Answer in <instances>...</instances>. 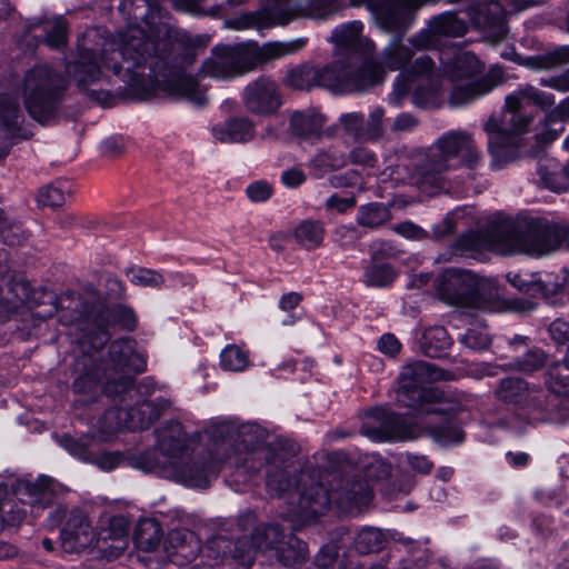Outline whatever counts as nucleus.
I'll list each match as a JSON object with an SVG mask.
<instances>
[{"instance_id":"f257e3e1","label":"nucleus","mask_w":569,"mask_h":569,"mask_svg":"<svg viewBox=\"0 0 569 569\" xmlns=\"http://www.w3.org/2000/svg\"><path fill=\"white\" fill-rule=\"evenodd\" d=\"M149 29L147 33L141 27L130 26L101 43L98 30H87L78 42V58L66 66L68 77L100 103L108 100L109 93L90 87L104 82L108 72H112L133 99L163 92L186 98L197 107L204 106L210 84L202 80L213 77V61L208 59L197 77L186 76L172 56L166 27Z\"/></svg>"},{"instance_id":"f03ea898","label":"nucleus","mask_w":569,"mask_h":569,"mask_svg":"<svg viewBox=\"0 0 569 569\" xmlns=\"http://www.w3.org/2000/svg\"><path fill=\"white\" fill-rule=\"evenodd\" d=\"M146 369L142 355L133 349L129 339L113 341L109 347V360L102 367V377L106 380L104 393L113 398L119 397V407L108 409L99 420V428L92 436L74 439L68 435L58 438V442L70 455L84 460H91V447L96 441H112L123 428L142 430L148 428L161 411L168 407L167 400H136L142 395L141 387L132 385L130 373L141 372Z\"/></svg>"},{"instance_id":"7ed1b4c3","label":"nucleus","mask_w":569,"mask_h":569,"mask_svg":"<svg viewBox=\"0 0 569 569\" xmlns=\"http://www.w3.org/2000/svg\"><path fill=\"white\" fill-rule=\"evenodd\" d=\"M212 448L213 437L209 431L188 437L180 423H172L158 435L156 449L132 457L130 465L189 488H208Z\"/></svg>"},{"instance_id":"20e7f679","label":"nucleus","mask_w":569,"mask_h":569,"mask_svg":"<svg viewBox=\"0 0 569 569\" xmlns=\"http://www.w3.org/2000/svg\"><path fill=\"white\" fill-rule=\"evenodd\" d=\"M448 373L429 362H413L405 366L398 377L397 401L426 415L448 416L456 408L448 406L443 400V393L429 385L433 381L447 380ZM428 435L441 446L459 445L465 439L460 426L451 417H445L440 425L430 421Z\"/></svg>"},{"instance_id":"39448f33","label":"nucleus","mask_w":569,"mask_h":569,"mask_svg":"<svg viewBox=\"0 0 569 569\" xmlns=\"http://www.w3.org/2000/svg\"><path fill=\"white\" fill-rule=\"evenodd\" d=\"M529 104L548 108L555 104V98L533 87L520 89L506 98L505 109L500 116H491L483 129L488 136V149L497 163L513 157L517 134L526 131L531 118L525 112Z\"/></svg>"},{"instance_id":"423d86ee","label":"nucleus","mask_w":569,"mask_h":569,"mask_svg":"<svg viewBox=\"0 0 569 569\" xmlns=\"http://www.w3.org/2000/svg\"><path fill=\"white\" fill-rule=\"evenodd\" d=\"M439 298L449 306L497 311L501 308V296L497 282L466 269L450 268L442 271L436 281Z\"/></svg>"},{"instance_id":"0eeeda50","label":"nucleus","mask_w":569,"mask_h":569,"mask_svg":"<svg viewBox=\"0 0 569 569\" xmlns=\"http://www.w3.org/2000/svg\"><path fill=\"white\" fill-rule=\"evenodd\" d=\"M442 63V74L452 82L449 102L453 107H460L478 100L503 80L501 67H492L488 73L479 80L472 78L483 69L480 60L467 51L452 50L446 53V58L439 57Z\"/></svg>"},{"instance_id":"6e6552de","label":"nucleus","mask_w":569,"mask_h":569,"mask_svg":"<svg viewBox=\"0 0 569 569\" xmlns=\"http://www.w3.org/2000/svg\"><path fill=\"white\" fill-rule=\"evenodd\" d=\"M481 153L475 146L472 134L466 130H450L435 143V149L418 171L417 182L421 188L441 187L451 170L460 166L476 168Z\"/></svg>"},{"instance_id":"1a4fd4ad","label":"nucleus","mask_w":569,"mask_h":569,"mask_svg":"<svg viewBox=\"0 0 569 569\" xmlns=\"http://www.w3.org/2000/svg\"><path fill=\"white\" fill-rule=\"evenodd\" d=\"M568 233L569 226L565 222L537 219L530 221L522 230L502 234L497 241L470 243V248L477 251L490 249L503 254L526 253L540 257L558 249Z\"/></svg>"},{"instance_id":"9d476101","label":"nucleus","mask_w":569,"mask_h":569,"mask_svg":"<svg viewBox=\"0 0 569 569\" xmlns=\"http://www.w3.org/2000/svg\"><path fill=\"white\" fill-rule=\"evenodd\" d=\"M268 432L257 423H243L237 428L226 420H216V453L224 449L226 442L234 447L236 463L250 471L258 470L262 461L276 463L278 455L266 445Z\"/></svg>"},{"instance_id":"9b49d317","label":"nucleus","mask_w":569,"mask_h":569,"mask_svg":"<svg viewBox=\"0 0 569 569\" xmlns=\"http://www.w3.org/2000/svg\"><path fill=\"white\" fill-rule=\"evenodd\" d=\"M281 530L277 525H266L256 528L251 537L240 538L236 542L233 557L243 566H251L259 553L269 549L276 550L278 560L286 567L293 568L302 563L307 556L303 541L290 537L280 541Z\"/></svg>"},{"instance_id":"f8f14e48","label":"nucleus","mask_w":569,"mask_h":569,"mask_svg":"<svg viewBox=\"0 0 569 569\" xmlns=\"http://www.w3.org/2000/svg\"><path fill=\"white\" fill-rule=\"evenodd\" d=\"M67 88L66 79L48 64H38L27 71L21 83V94L29 114L44 123L53 114L62 92Z\"/></svg>"},{"instance_id":"ddd939ff","label":"nucleus","mask_w":569,"mask_h":569,"mask_svg":"<svg viewBox=\"0 0 569 569\" xmlns=\"http://www.w3.org/2000/svg\"><path fill=\"white\" fill-rule=\"evenodd\" d=\"M342 9L338 2H271L270 7L257 16L248 17L241 28L286 24L300 18L327 21L339 16Z\"/></svg>"},{"instance_id":"4468645a","label":"nucleus","mask_w":569,"mask_h":569,"mask_svg":"<svg viewBox=\"0 0 569 569\" xmlns=\"http://www.w3.org/2000/svg\"><path fill=\"white\" fill-rule=\"evenodd\" d=\"M318 87L336 93L360 92L375 86L381 78V70L373 64H361L356 70L336 62L318 69Z\"/></svg>"},{"instance_id":"2eb2a0df","label":"nucleus","mask_w":569,"mask_h":569,"mask_svg":"<svg viewBox=\"0 0 569 569\" xmlns=\"http://www.w3.org/2000/svg\"><path fill=\"white\" fill-rule=\"evenodd\" d=\"M495 395L498 400L525 417L532 416L537 419L547 409L543 390L520 378L502 379Z\"/></svg>"},{"instance_id":"dca6fc26","label":"nucleus","mask_w":569,"mask_h":569,"mask_svg":"<svg viewBox=\"0 0 569 569\" xmlns=\"http://www.w3.org/2000/svg\"><path fill=\"white\" fill-rule=\"evenodd\" d=\"M361 431L372 441L412 440L423 432L417 426L400 423L396 416L382 409H375L368 413Z\"/></svg>"},{"instance_id":"f3484780","label":"nucleus","mask_w":569,"mask_h":569,"mask_svg":"<svg viewBox=\"0 0 569 569\" xmlns=\"http://www.w3.org/2000/svg\"><path fill=\"white\" fill-rule=\"evenodd\" d=\"M413 57L415 52L410 47L403 44L399 39H393L385 48L380 62L368 60L362 64H373L381 70V78L376 84L383 80L387 72L400 70L393 86V94L399 99L409 91V87L405 83V69Z\"/></svg>"},{"instance_id":"a211bd4d","label":"nucleus","mask_w":569,"mask_h":569,"mask_svg":"<svg viewBox=\"0 0 569 569\" xmlns=\"http://www.w3.org/2000/svg\"><path fill=\"white\" fill-rule=\"evenodd\" d=\"M330 502L331 497L323 486L312 483L299 492L298 505L289 511L287 518L292 522L293 529H299L323 515L329 509Z\"/></svg>"},{"instance_id":"6ab92c4d","label":"nucleus","mask_w":569,"mask_h":569,"mask_svg":"<svg viewBox=\"0 0 569 569\" xmlns=\"http://www.w3.org/2000/svg\"><path fill=\"white\" fill-rule=\"evenodd\" d=\"M468 30L465 20L453 12H446L430 20L428 27L409 40L416 50H429L439 44L442 36L461 37Z\"/></svg>"},{"instance_id":"aec40b11","label":"nucleus","mask_w":569,"mask_h":569,"mask_svg":"<svg viewBox=\"0 0 569 569\" xmlns=\"http://www.w3.org/2000/svg\"><path fill=\"white\" fill-rule=\"evenodd\" d=\"M241 99L249 112L259 116H269L281 104L278 87L268 77H259L249 82L242 91Z\"/></svg>"},{"instance_id":"412c9836","label":"nucleus","mask_w":569,"mask_h":569,"mask_svg":"<svg viewBox=\"0 0 569 569\" xmlns=\"http://www.w3.org/2000/svg\"><path fill=\"white\" fill-rule=\"evenodd\" d=\"M252 57L246 43L216 47V80H231L253 71Z\"/></svg>"},{"instance_id":"4be33fe9","label":"nucleus","mask_w":569,"mask_h":569,"mask_svg":"<svg viewBox=\"0 0 569 569\" xmlns=\"http://www.w3.org/2000/svg\"><path fill=\"white\" fill-rule=\"evenodd\" d=\"M96 532L81 511H72L61 531V547L66 552H80L97 546Z\"/></svg>"},{"instance_id":"5701e85b","label":"nucleus","mask_w":569,"mask_h":569,"mask_svg":"<svg viewBox=\"0 0 569 569\" xmlns=\"http://www.w3.org/2000/svg\"><path fill=\"white\" fill-rule=\"evenodd\" d=\"M13 490L17 499L23 506H28L30 512L36 516L53 501L51 479L48 477H39L34 482L27 479L18 480Z\"/></svg>"},{"instance_id":"b1692460","label":"nucleus","mask_w":569,"mask_h":569,"mask_svg":"<svg viewBox=\"0 0 569 569\" xmlns=\"http://www.w3.org/2000/svg\"><path fill=\"white\" fill-rule=\"evenodd\" d=\"M412 2H367L376 23L387 31L407 28L417 7Z\"/></svg>"},{"instance_id":"393cba45","label":"nucleus","mask_w":569,"mask_h":569,"mask_svg":"<svg viewBox=\"0 0 569 569\" xmlns=\"http://www.w3.org/2000/svg\"><path fill=\"white\" fill-rule=\"evenodd\" d=\"M363 24L360 21H351L336 27L330 40L339 53H370L375 44L362 34Z\"/></svg>"},{"instance_id":"a878e982","label":"nucleus","mask_w":569,"mask_h":569,"mask_svg":"<svg viewBox=\"0 0 569 569\" xmlns=\"http://www.w3.org/2000/svg\"><path fill=\"white\" fill-rule=\"evenodd\" d=\"M164 549L172 562L182 566L197 559L202 550V545L194 532L187 529H173L167 536Z\"/></svg>"},{"instance_id":"bb28decb","label":"nucleus","mask_w":569,"mask_h":569,"mask_svg":"<svg viewBox=\"0 0 569 569\" xmlns=\"http://www.w3.org/2000/svg\"><path fill=\"white\" fill-rule=\"evenodd\" d=\"M469 17L477 28L492 33L497 39L507 32L500 2H473L469 8Z\"/></svg>"},{"instance_id":"cd10ccee","label":"nucleus","mask_w":569,"mask_h":569,"mask_svg":"<svg viewBox=\"0 0 569 569\" xmlns=\"http://www.w3.org/2000/svg\"><path fill=\"white\" fill-rule=\"evenodd\" d=\"M129 521L124 516H111L101 522V529L97 539V547L106 549L109 540L112 542L110 555L113 557L122 553L128 547Z\"/></svg>"},{"instance_id":"c85d7f7f","label":"nucleus","mask_w":569,"mask_h":569,"mask_svg":"<svg viewBox=\"0 0 569 569\" xmlns=\"http://www.w3.org/2000/svg\"><path fill=\"white\" fill-rule=\"evenodd\" d=\"M305 38H297L290 41H271L262 46L248 44L249 52L252 57L253 69L259 64L267 63L272 60L281 59L288 54L301 50L306 46Z\"/></svg>"},{"instance_id":"c756f323","label":"nucleus","mask_w":569,"mask_h":569,"mask_svg":"<svg viewBox=\"0 0 569 569\" xmlns=\"http://www.w3.org/2000/svg\"><path fill=\"white\" fill-rule=\"evenodd\" d=\"M254 136V123L247 117L229 118L216 131V138L227 143H246L253 140Z\"/></svg>"},{"instance_id":"7c9ffc66","label":"nucleus","mask_w":569,"mask_h":569,"mask_svg":"<svg viewBox=\"0 0 569 569\" xmlns=\"http://www.w3.org/2000/svg\"><path fill=\"white\" fill-rule=\"evenodd\" d=\"M538 173L543 186L555 192L569 189V172L567 166H562L553 158L541 159Z\"/></svg>"},{"instance_id":"2f4dec72","label":"nucleus","mask_w":569,"mask_h":569,"mask_svg":"<svg viewBox=\"0 0 569 569\" xmlns=\"http://www.w3.org/2000/svg\"><path fill=\"white\" fill-rule=\"evenodd\" d=\"M566 119H569V97L546 116L537 132V139L541 142H550L557 139L565 131Z\"/></svg>"},{"instance_id":"473e14b6","label":"nucleus","mask_w":569,"mask_h":569,"mask_svg":"<svg viewBox=\"0 0 569 569\" xmlns=\"http://www.w3.org/2000/svg\"><path fill=\"white\" fill-rule=\"evenodd\" d=\"M371 501V490L365 481L358 480L338 496V505L342 511L355 515Z\"/></svg>"},{"instance_id":"72a5a7b5","label":"nucleus","mask_w":569,"mask_h":569,"mask_svg":"<svg viewBox=\"0 0 569 569\" xmlns=\"http://www.w3.org/2000/svg\"><path fill=\"white\" fill-rule=\"evenodd\" d=\"M323 124L325 117L316 111H297L290 118L292 132L307 140L319 137Z\"/></svg>"},{"instance_id":"f704fd0d","label":"nucleus","mask_w":569,"mask_h":569,"mask_svg":"<svg viewBox=\"0 0 569 569\" xmlns=\"http://www.w3.org/2000/svg\"><path fill=\"white\" fill-rule=\"evenodd\" d=\"M441 73L442 71L436 67L433 59L429 54L422 53L415 57L405 69V81L421 79L433 87L438 83Z\"/></svg>"},{"instance_id":"c9c22d12","label":"nucleus","mask_w":569,"mask_h":569,"mask_svg":"<svg viewBox=\"0 0 569 569\" xmlns=\"http://www.w3.org/2000/svg\"><path fill=\"white\" fill-rule=\"evenodd\" d=\"M296 242L307 250H313L321 246L325 238V227L318 220H303L293 229Z\"/></svg>"},{"instance_id":"e433bc0d","label":"nucleus","mask_w":569,"mask_h":569,"mask_svg":"<svg viewBox=\"0 0 569 569\" xmlns=\"http://www.w3.org/2000/svg\"><path fill=\"white\" fill-rule=\"evenodd\" d=\"M134 543L143 551L156 550L162 539L160 523L154 519H144L139 521L134 531Z\"/></svg>"},{"instance_id":"4c0bfd02","label":"nucleus","mask_w":569,"mask_h":569,"mask_svg":"<svg viewBox=\"0 0 569 569\" xmlns=\"http://www.w3.org/2000/svg\"><path fill=\"white\" fill-rule=\"evenodd\" d=\"M452 343V339L443 327L427 328L421 338V348L429 357H440Z\"/></svg>"},{"instance_id":"58836bf2","label":"nucleus","mask_w":569,"mask_h":569,"mask_svg":"<svg viewBox=\"0 0 569 569\" xmlns=\"http://www.w3.org/2000/svg\"><path fill=\"white\" fill-rule=\"evenodd\" d=\"M318 68L310 64H300L288 70L286 84L298 90H310L318 86Z\"/></svg>"},{"instance_id":"ea45409f","label":"nucleus","mask_w":569,"mask_h":569,"mask_svg":"<svg viewBox=\"0 0 569 569\" xmlns=\"http://www.w3.org/2000/svg\"><path fill=\"white\" fill-rule=\"evenodd\" d=\"M390 211L382 203H369L358 210L357 222L360 226L375 228L389 221Z\"/></svg>"},{"instance_id":"a19ab883","label":"nucleus","mask_w":569,"mask_h":569,"mask_svg":"<svg viewBox=\"0 0 569 569\" xmlns=\"http://www.w3.org/2000/svg\"><path fill=\"white\" fill-rule=\"evenodd\" d=\"M346 162L347 158L342 152L329 149L318 152L311 160L310 166L317 170V176H321L329 170L343 167Z\"/></svg>"},{"instance_id":"79ce46f5","label":"nucleus","mask_w":569,"mask_h":569,"mask_svg":"<svg viewBox=\"0 0 569 569\" xmlns=\"http://www.w3.org/2000/svg\"><path fill=\"white\" fill-rule=\"evenodd\" d=\"M124 273L132 284L139 287L159 288L164 282L161 273L142 267L127 268Z\"/></svg>"},{"instance_id":"37998d69","label":"nucleus","mask_w":569,"mask_h":569,"mask_svg":"<svg viewBox=\"0 0 569 569\" xmlns=\"http://www.w3.org/2000/svg\"><path fill=\"white\" fill-rule=\"evenodd\" d=\"M397 277L396 271L390 264H371L365 270L363 281L370 287H386Z\"/></svg>"},{"instance_id":"c03bdc74","label":"nucleus","mask_w":569,"mask_h":569,"mask_svg":"<svg viewBox=\"0 0 569 569\" xmlns=\"http://www.w3.org/2000/svg\"><path fill=\"white\" fill-rule=\"evenodd\" d=\"M249 365L248 353L231 345L220 352V366L228 371H243Z\"/></svg>"},{"instance_id":"a18cd8bd","label":"nucleus","mask_w":569,"mask_h":569,"mask_svg":"<svg viewBox=\"0 0 569 569\" xmlns=\"http://www.w3.org/2000/svg\"><path fill=\"white\" fill-rule=\"evenodd\" d=\"M459 341L470 350L480 351L489 347L491 338L486 326L477 323L470 327Z\"/></svg>"},{"instance_id":"49530a36","label":"nucleus","mask_w":569,"mask_h":569,"mask_svg":"<svg viewBox=\"0 0 569 569\" xmlns=\"http://www.w3.org/2000/svg\"><path fill=\"white\" fill-rule=\"evenodd\" d=\"M46 42L51 48H61L67 43V22L62 17H54L43 23Z\"/></svg>"},{"instance_id":"de8ad7c7","label":"nucleus","mask_w":569,"mask_h":569,"mask_svg":"<svg viewBox=\"0 0 569 569\" xmlns=\"http://www.w3.org/2000/svg\"><path fill=\"white\" fill-rule=\"evenodd\" d=\"M21 118L16 101L4 93L0 94V127L13 131L19 128Z\"/></svg>"},{"instance_id":"09e8293b","label":"nucleus","mask_w":569,"mask_h":569,"mask_svg":"<svg viewBox=\"0 0 569 569\" xmlns=\"http://www.w3.org/2000/svg\"><path fill=\"white\" fill-rule=\"evenodd\" d=\"M548 388L556 395H569V367L556 363L548 369Z\"/></svg>"},{"instance_id":"8fccbe9b","label":"nucleus","mask_w":569,"mask_h":569,"mask_svg":"<svg viewBox=\"0 0 569 569\" xmlns=\"http://www.w3.org/2000/svg\"><path fill=\"white\" fill-rule=\"evenodd\" d=\"M385 110L381 107L373 108L365 120L363 140L378 141L385 134Z\"/></svg>"},{"instance_id":"3c124183","label":"nucleus","mask_w":569,"mask_h":569,"mask_svg":"<svg viewBox=\"0 0 569 569\" xmlns=\"http://www.w3.org/2000/svg\"><path fill=\"white\" fill-rule=\"evenodd\" d=\"M383 537L380 530L375 528L362 529L356 537L355 546L361 553H369L382 547Z\"/></svg>"},{"instance_id":"603ef678","label":"nucleus","mask_w":569,"mask_h":569,"mask_svg":"<svg viewBox=\"0 0 569 569\" xmlns=\"http://www.w3.org/2000/svg\"><path fill=\"white\" fill-rule=\"evenodd\" d=\"M546 362V355L543 351L535 349L530 350L523 356L517 358L509 365V369L522 372H532L540 369Z\"/></svg>"},{"instance_id":"864d4df0","label":"nucleus","mask_w":569,"mask_h":569,"mask_svg":"<svg viewBox=\"0 0 569 569\" xmlns=\"http://www.w3.org/2000/svg\"><path fill=\"white\" fill-rule=\"evenodd\" d=\"M339 123L356 140H363L365 118L360 112L342 113Z\"/></svg>"},{"instance_id":"5fc2aeb1","label":"nucleus","mask_w":569,"mask_h":569,"mask_svg":"<svg viewBox=\"0 0 569 569\" xmlns=\"http://www.w3.org/2000/svg\"><path fill=\"white\" fill-rule=\"evenodd\" d=\"M37 201L42 207H59L64 203L66 193L57 186H47L39 190Z\"/></svg>"},{"instance_id":"6e6d98bb","label":"nucleus","mask_w":569,"mask_h":569,"mask_svg":"<svg viewBox=\"0 0 569 569\" xmlns=\"http://www.w3.org/2000/svg\"><path fill=\"white\" fill-rule=\"evenodd\" d=\"M360 238V234L356 227L352 224H343L336 228L333 231V240L342 248L352 247L357 240Z\"/></svg>"},{"instance_id":"4d7b16f0","label":"nucleus","mask_w":569,"mask_h":569,"mask_svg":"<svg viewBox=\"0 0 569 569\" xmlns=\"http://www.w3.org/2000/svg\"><path fill=\"white\" fill-rule=\"evenodd\" d=\"M73 389L80 396H93L99 389V382L91 373L87 372L74 380Z\"/></svg>"},{"instance_id":"13d9d810","label":"nucleus","mask_w":569,"mask_h":569,"mask_svg":"<svg viewBox=\"0 0 569 569\" xmlns=\"http://www.w3.org/2000/svg\"><path fill=\"white\" fill-rule=\"evenodd\" d=\"M246 192L251 201L262 202L271 197L272 188L266 181H256L247 187Z\"/></svg>"},{"instance_id":"bf43d9fd","label":"nucleus","mask_w":569,"mask_h":569,"mask_svg":"<svg viewBox=\"0 0 569 569\" xmlns=\"http://www.w3.org/2000/svg\"><path fill=\"white\" fill-rule=\"evenodd\" d=\"M112 323H119L127 329H133L136 323L134 313L131 309L118 306L109 312Z\"/></svg>"},{"instance_id":"052dcab7","label":"nucleus","mask_w":569,"mask_h":569,"mask_svg":"<svg viewBox=\"0 0 569 569\" xmlns=\"http://www.w3.org/2000/svg\"><path fill=\"white\" fill-rule=\"evenodd\" d=\"M290 479L287 477V473L280 471L279 473H268L267 478V487L271 495H281L289 490Z\"/></svg>"},{"instance_id":"680f3d73","label":"nucleus","mask_w":569,"mask_h":569,"mask_svg":"<svg viewBox=\"0 0 569 569\" xmlns=\"http://www.w3.org/2000/svg\"><path fill=\"white\" fill-rule=\"evenodd\" d=\"M306 173L300 168L293 167L281 172L280 181L286 188L295 189L305 183Z\"/></svg>"},{"instance_id":"e2e57ef3","label":"nucleus","mask_w":569,"mask_h":569,"mask_svg":"<svg viewBox=\"0 0 569 569\" xmlns=\"http://www.w3.org/2000/svg\"><path fill=\"white\" fill-rule=\"evenodd\" d=\"M90 461L94 462L100 469L110 471L121 465L123 457L120 452H106L97 457L91 455Z\"/></svg>"},{"instance_id":"0e129e2a","label":"nucleus","mask_w":569,"mask_h":569,"mask_svg":"<svg viewBox=\"0 0 569 569\" xmlns=\"http://www.w3.org/2000/svg\"><path fill=\"white\" fill-rule=\"evenodd\" d=\"M377 347L380 352L389 357H395L401 349L399 340L391 333L382 335L378 340Z\"/></svg>"},{"instance_id":"69168bd1","label":"nucleus","mask_w":569,"mask_h":569,"mask_svg":"<svg viewBox=\"0 0 569 569\" xmlns=\"http://www.w3.org/2000/svg\"><path fill=\"white\" fill-rule=\"evenodd\" d=\"M549 333L557 343L569 341V323L562 320H555L549 326Z\"/></svg>"},{"instance_id":"338daca9","label":"nucleus","mask_w":569,"mask_h":569,"mask_svg":"<svg viewBox=\"0 0 569 569\" xmlns=\"http://www.w3.org/2000/svg\"><path fill=\"white\" fill-rule=\"evenodd\" d=\"M395 231L403 238L410 240H420L425 237V231L412 222H402L395 227Z\"/></svg>"},{"instance_id":"774afa93","label":"nucleus","mask_w":569,"mask_h":569,"mask_svg":"<svg viewBox=\"0 0 569 569\" xmlns=\"http://www.w3.org/2000/svg\"><path fill=\"white\" fill-rule=\"evenodd\" d=\"M353 163L372 167L376 162L375 154L366 148L358 147L350 152Z\"/></svg>"}]
</instances>
